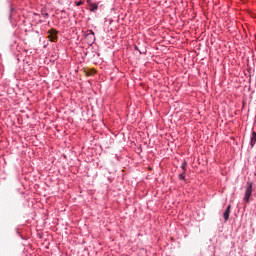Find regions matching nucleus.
<instances>
[{
    "label": "nucleus",
    "instance_id": "obj_1",
    "mask_svg": "<svg viewBox=\"0 0 256 256\" xmlns=\"http://www.w3.org/2000/svg\"><path fill=\"white\" fill-rule=\"evenodd\" d=\"M251 195H253V183L247 182L246 190L244 194V201L245 203H249L251 199Z\"/></svg>",
    "mask_w": 256,
    "mask_h": 256
},
{
    "label": "nucleus",
    "instance_id": "obj_2",
    "mask_svg": "<svg viewBox=\"0 0 256 256\" xmlns=\"http://www.w3.org/2000/svg\"><path fill=\"white\" fill-rule=\"evenodd\" d=\"M48 39L49 41L55 42L57 41L58 37H57V30L55 29H51L48 31Z\"/></svg>",
    "mask_w": 256,
    "mask_h": 256
},
{
    "label": "nucleus",
    "instance_id": "obj_3",
    "mask_svg": "<svg viewBox=\"0 0 256 256\" xmlns=\"http://www.w3.org/2000/svg\"><path fill=\"white\" fill-rule=\"evenodd\" d=\"M229 215H231V205L227 206V208L223 214L224 221H229Z\"/></svg>",
    "mask_w": 256,
    "mask_h": 256
},
{
    "label": "nucleus",
    "instance_id": "obj_4",
    "mask_svg": "<svg viewBox=\"0 0 256 256\" xmlns=\"http://www.w3.org/2000/svg\"><path fill=\"white\" fill-rule=\"evenodd\" d=\"M255 143H256V132L253 131L251 135V140H250L251 147H255Z\"/></svg>",
    "mask_w": 256,
    "mask_h": 256
},
{
    "label": "nucleus",
    "instance_id": "obj_5",
    "mask_svg": "<svg viewBox=\"0 0 256 256\" xmlns=\"http://www.w3.org/2000/svg\"><path fill=\"white\" fill-rule=\"evenodd\" d=\"M98 9H99V5H97L95 3L89 4V10L92 11L93 13H95V11H97Z\"/></svg>",
    "mask_w": 256,
    "mask_h": 256
},
{
    "label": "nucleus",
    "instance_id": "obj_6",
    "mask_svg": "<svg viewBox=\"0 0 256 256\" xmlns=\"http://www.w3.org/2000/svg\"><path fill=\"white\" fill-rule=\"evenodd\" d=\"M86 37H91V42L93 43L95 41V32H93V30H89Z\"/></svg>",
    "mask_w": 256,
    "mask_h": 256
},
{
    "label": "nucleus",
    "instance_id": "obj_7",
    "mask_svg": "<svg viewBox=\"0 0 256 256\" xmlns=\"http://www.w3.org/2000/svg\"><path fill=\"white\" fill-rule=\"evenodd\" d=\"M85 73L87 77H90V75H95V70H86Z\"/></svg>",
    "mask_w": 256,
    "mask_h": 256
},
{
    "label": "nucleus",
    "instance_id": "obj_8",
    "mask_svg": "<svg viewBox=\"0 0 256 256\" xmlns=\"http://www.w3.org/2000/svg\"><path fill=\"white\" fill-rule=\"evenodd\" d=\"M179 179H182V181H185V172L179 175Z\"/></svg>",
    "mask_w": 256,
    "mask_h": 256
},
{
    "label": "nucleus",
    "instance_id": "obj_9",
    "mask_svg": "<svg viewBox=\"0 0 256 256\" xmlns=\"http://www.w3.org/2000/svg\"><path fill=\"white\" fill-rule=\"evenodd\" d=\"M77 5L79 6V5H83V2L82 1H79L78 3H77Z\"/></svg>",
    "mask_w": 256,
    "mask_h": 256
},
{
    "label": "nucleus",
    "instance_id": "obj_10",
    "mask_svg": "<svg viewBox=\"0 0 256 256\" xmlns=\"http://www.w3.org/2000/svg\"><path fill=\"white\" fill-rule=\"evenodd\" d=\"M182 169H183V171H185V164L182 165Z\"/></svg>",
    "mask_w": 256,
    "mask_h": 256
},
{
    "label": "nucleus",
    "instance_id": "obj_11",
    "mask_svg": "<svg viewBox=\"0 0 256 256\" xmlns=\"http://www.w3.org/2000/svg\"><path fill=\"white\" fill-rule=\"evenodd\" d=\"M87 39H90V41H91V37H87Z\"/></svg>",
    "mask_w": 256,
    "mask_h": 256
}]
</instances>
